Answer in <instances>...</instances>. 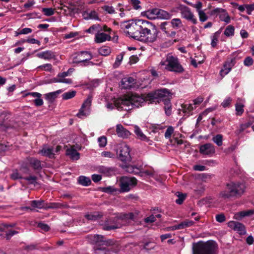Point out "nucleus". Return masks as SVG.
I'll return each mask as SVG.
<instances>
[{
    "mask_svg": "<svg viewBox=\"0 0 254 254\" xmlns=\"http://www.w3.org/2000/svg\"><path fill=\"white\" fill-rule=\"evenodd\" d=\"M171 96L172 93L169 90L166 88H162L150 92L143 97L134 94L128 99L118 100L116 105H117L118 108L120 107L122 109L124 107L121 105H124L126 107L124 109L130 110L134 108H138L139 106H141L142 104L147 101H149L150 103H159L161 101L164 103L165 100L170 99V97H171Z\"/></svg>",
    "mask_w": 254,
    "mask_h": 254,
    "instance_id": "nucleus-1",
    "label": "nucleus"
},
{
    "mask_svg": "<svg viewBox=\"0 0 254 254\" xmlns=\"http://www.w3.org/2000/svg\"><path fill=\"white\" fill-rule=\"evenodd\" d=\"M245 189L246 186L243 183L230 182L226 184L220 195L224 199L238 198L243 194Z\"/></svg>",
    "mask_w": 254,
    "mask_h": 254,
    "instance_id": "nucleus-2",
    "label": "nucleus"
},
{
    "mask_svg": "<svg viewBox=\"0 0 254 254\" xmlns=\"http://www.w3.org/2000/svg\"><path fill=\"white\" fill-rule=\"evenodd\" d=\"M135 216L133 213L122 214L119 216L110 217L105 221L103 229L110 231L121 228L128 220L134 221Z\"/></svg>",
    "mask_w": 254,
    "mask_h": 254,
    "instance_id": "nucleus-3",
    "label": "nucleus"
},
{
    "mask_svg": "<svg viewBox=\"0 0 254 254\" xmlns=\"http://www.w3.org/2000/svg\"><path fill=\"white\" fill-rule=\"evenodd\" d=\"M91 243L94 245V254H106L107 247H111L115 244L113 239H108L100 235H94L89 237Z\"/></svg>",
    "mask_w": 254,
    "mask_h": 254,
    "instance_id": "nucleus-4",
    "label": "nucleus"
},
{
    "mask_svg": "<svg viewBox=\"0 0 254 254\" xmlns=\"http://www.w3.org/2000/svg\"><path fill=\"white\" fill-rule=\"evenodd\" d=\"M217 245L214 241H199L193 243L192 254H216Z\"/></svg>",
    "mask_w": 254,
    "mask_h": 254,
    "instance_id": "nucleus-5",
    "label": "nucleus"
},
{
    "mask_svg": "<svg viewBox=\"0 0 254 254\" xmlns=\"http://www.w3.org/2000/svg\"><path fill=\"white\" fill-rule=\"evenodd\" d=\"M143 22V26H142L141 38L139 40H144L146 42L153 43L157 39L158 30L156 26L152 23L145 20Z\"/></svg>",
    "mask_w": 254,
    "mask_h": 254,
    "instance_id": "nucleus-6",
    "label": "nucleus"
},
{
    "mask_svg": "<svg viewBox=\"0 0 254 254\" xmlns=\"http://www.w3.org/2000/svg\"><path fill=\"white\" fill-rule=\"evenodd\" d=\"M161 65H165V68L169 71L181 73L184 71V68L180 64L179 59L171 55H168L165 62L161 63Z\"/></svg>",
    "mask_w": 254,
    "mask_h": 254,
    "instance_id": "nucleus-7",
    "label": "nucleus"
},
{
    "mask_svg": "<svg viewBox=\"0 0 254 254\" xmlns=\"http://www.w3.org/2000/svg\"><path fill=\"white\" fill-rule=\"evenodd\" d=\"M144 20L139 19L136 21L133 22V25L131 26V28L125 31L126 34L129 37H130L136 40H139L140 39L142 31V26H143V22Z\"/></svg>",
    "mask_w": 254,
    "mask_h": 254,
    "instance_id": "nucleus-8",
    "label": "nucleus"
},
{
    "mask_svg": "<svg viewBox=\"0 0 254 254\" xmlns=\"http://www.w3.org/2000/svg\"><path fill=\"white\" fill-rule=\"evenodd\" d=\"M176 8L180 11L183 18L193 24L197 23V20L190 7L183 4H180Z\"/></svg>",
    "mask_w": 254,
    "mask_h": 254,
    "instance_id": "nucleus-9",
    "label": "nucleus"
},
{
    "mask_svg": "<svg viewBox=\"0 0 254 254\" xmlns=\"http://www.w3.org/2000/svg\"><path fill=\"white\" fill-rule=\"evenodd\" d=\"M116 153L118 158L123 162L130 161V149L129 146L124 143L118 145L116 149Z\"/></svg>",
    "mask_w": 254,
    "mask_h": 254,
    "instance_id": "nucleus-10",
    "label": "nucleus"
},
{
    "mask_svg": "<svg viewBox=\"0 0 254 254\" xmlns=\"http://www.w3.org/2000/svg\"><path fill=\"white\" fill-rule=\"evenodd\" d=\"M137 180L135 178L123 177L120 181V187L122 192H127L131 187L136 185Z\"/></svg>",
    "mask_w": 254,
    "mask_h": 254,
    "instance_id": "nucleus-11",
    "label": "nucleus"
},
{
    "mask_svg": "<svg viewBox=\"0 0 254 254\" xmlns=\"http://www.w3.org/2000/svg\"><path fill=\"white\" fill-rule=\"evenodd\" d=\"M93 58L92 55L87 51H81L79 54L73 58L72 63L74 64H80L84 66V64L88 61Z\"/></svg>",
    "mask_w": 254,
    "mask_h": 254,
    "instance_id": "nucleus-12",
    "label": "nucleus"
},
{
    "mask_svg": "<svg viewBox=\"0 0 254 254\" xmlns=\"http://www.w3.org/2000/svg\"><path fill=\"white\" fill-rule=\"evenodd\" d=\"M235 53L232 55V57L228 58L223 66V68L220 70V74L222 76H224L228 74L234 66L236 63L237 58L235 56Z\"/></svg>",
    "mask_w": 254,
    "mask_h": 254,
    "instance_id": "nucleus-13",
    "label": "nucleus"
},
{
    "mask_svg": "<svg viewBox=\"0 0 254 254\" xmlns=\"http://www.w3.org/2000/svg\"><path fill=\"white\" fill-rule=\"evenodd\" d=\"M91 102L92 98L89 96L82 104L79 112L77 114V117L82 118L83 117H86L90 113L89 110L91 105Z\"/></svg>",
    "mask_w": 254,
    "mask_h": 254,
    "instance_id": "nucleus-14",
    "label": "nucleus"
},
{
    "mask_svg": "<svg viewBox=\"0 0 254 254\" xmlns=\"http://www.w3.org/2000/svg\"><path fill=\"white\" fill-rule=\"evenodd\" d=\"M217 13H220L219 18L221 20L225 22L226 23L230 22L231 18L225 9L221 8H216L212 10L210 12L211 15H214Z\"/></svg>",
    "mask_w": 254,
    "mask_h": 254,
    "instance_id": "nucleus-15",
    "label": "nucleus"
},
{
    "mask_svg": "<svg viewBox=\"0 0 254 254\" xmlns=\"http://www.w3.org/2000/svg\"><path fill=\"white\" fill-rule=\"evenodd\" d=\"M228 226L230 228L237 231L241 235H244L246 233V230L245 225L239 222L230 221L228 223Z\"/></svg>",
    "mask_w": 254,
    "mask_h": 254,
    "instance_id": "nucleus-16",
    "label": "nucleus"
},
{
    "mask_svg": "<svg viewBox=\"0 0 254 254\" xmlns=\"http://www.w3.org/2000/svg\"><path fill=\"white\" fill-rule=\"evenodd\" d=\"M199 152L203 155H210L215 153V148L211 143H206L199 147Z\"/></svg>",
    "mask_w": 254,
    "mask_h": 254,
    "instance_id": "nucleus-17",
    "label": "nucleus"
},
{
    "mask_svg": "<svg viewBox=\"0 0 254 254\" xmlns=\"http://www.w3.org/2000/svg\"><path fill=\"white\" fill-rule=\"evenodd\" d=\"M116 132L119 137L123 138H127L130 135V132L121 124L116 126Z\"/></svg>",
    "mask_w": 254,
    "mask_h": 254,
    "instance_id": "nucleus-18",
    "label": "nucleus"
},
{
    "mask_svg": "<svg viewBox=\"0 0 254 254\" xmlns=\"http://www.w3.org/2000/svg\"><path fill=\"white\" fill-rule=\"evenodd\" d=\"M194 222L191 220H186L177 225H175L173 227H168L167 229L169 230H175L182 229L191 226L193 225Z\"/></svg>",
    "mask_w": 254,
    "mask_h": 254,
    "instance_id": "nucleus-19",
    "label": "nucleus"
},
{
    "mask_svg": "<svg viewBox=\"0 0 254 254\" xmlns=\"http://www.w3.org/2000/svg\"><path fill=\"white\" fill-rule=\"evenodd\" d=\"M39 153L43 156L53 158L55 157V154L53 147H47L46 145H44L43 148L39 151Z\"/></svg>",
    "mask_w": 254,
    "mask_h": 254,
    "instance_id": "nucleus-20",
    "label": "nucleus"
},
{
    "mask_svg": "<svg viewBox=\"0 0 254 254\" xmlns=\"http://www.w3.org/2000/svg\"><path fill=\"white\" fill-rule=\"evenodd\" d=\"M97 171L99 173L104 174L107 176H110L114 173L116 169L114 167L100 166L97 168Z\"/></svg>",
    "mask_w": 254,
    "mask_h": 254,
    "instance_id": "nucleus-21",
    "label": "nucleus"
},
{
    "mask_svg": "<svg viewBox=\"0 0 254 254\" xmlns=\"http://www.w3.org/2000/svg\"><path fill=\"white\" fill-rule=\"evenodd\" d=\"M123 87L125 89H130L134 86L135 79L132 77H124L121 81Z\"/></svg>",
    "mask_w": 254,
    "mask_h": 254,
    "instance_id": "nucleus-22",
    "label": "nucleus"
},
{
    "mask_svg": "<svg viewBox=\"0 0 254 254\" xmlns=\"http://www.w3.org/2000/svg\"><path fill=\"white\" fill-rule=\"evenodd\" d=\"M110 39L111 36L109 35L100 32H97L95 37V41L97 43H102Z\"/></svg>",
    "mask_w": 254,
    "mask_h": 254,
    "instance_id": "nucleus-23",
    "label": "nucleus"
},
{
    "mask_svg": "<svg viewBox=\"0 0 254 254\" xmlns=\"http://www.w3.org/2000/svg\"><path fill=\"white\" fill-rule=\"evenodd\" d=\"M27 95H30L33 97L36 98L33 100L34 105L37 106H41L43 104V101L41 99L42 94L38 92H30L28 93Z\"/></svg>",
    "mask_w": 254,
    "mask_h": 254,
    "instance_id": "nucleus-24",
    "label": "nucleus"
},
{
    "mask_svg": "<svg viewBox=\"0 0 254 254\" xmlns=\"http://www.w3.org/2000/svg\"><path fill=\"white\" fill-rule=\"evenodd\" d=\"M5 117V116L4 115H0V130L4 131L10 128H15L13 125L4 123Z\"/></svg>",
    "mask_w": 254,
    "mask_h": 254,
    "instance_id": "nucleus-25",
    "label": "nucleus"
},
{
    "mask_svg": "<svg viewBox=\"0 0 254 254\" xmlns=\"http://www.w3.org/2000/svg\"><path fill=\"white\" fill-rule=\"evenodd\" d=\"M37 56L39 58L48 60L55 59V53L51 51H46L45 52L39 53L37 54Z\"/></svg>",
    "mask_w": 254,
    "mask_h": 254,
    "instance_id": "nucleus-26",
    "label": "nucleus"
},
{
    "mask_svg": "<svg viewBox=\"0 0 254 254\" xmlns=\"http://www.w3.org/2000/svg\"><path fill=\"white\" fill-rule=\"evenodd\" d=\"M66 155L69 156L70 159L73 160H77L80 158V153L73 148L67 149Z\"/></svg>",
    "mask_w": 254,
    "mask_h": 254,
    "instance_id": "nucleus-27",
    "label": "nucleus"
},
{
    "mask_svg": "<svg viewBox=\"0 0 254 254\" xmlns=\"http://www.w3.org/2000/svg\"><path fill=\"white\" fill-rule=\"evenodd\" d=\"M157 8L149 9L146 11L142 12L141 14L142 16H146L148 19H155L157 15Z\"/></svg>",
    "mask_w": 254,
    "mask_h": 254,
    "instance_id": "nucleus-28",
    "label": "nucleus"
},
{
    "mask_svg": "<svg viewBox=\"0 0 254 254\" xmlns=\"http://www.w3.org/2000/svg\"><path fill=\"white\" fill-rule=\"evenodd\" d=\"M62 92V90H58L55 92H50L44 95L45 99L49 103H53L57 98L58 95Z\"/></svg>",
    "mask_w": 254,
    "mask_h": 254,
    "instance_id": "nucleus-29",
    "label": "nucleus"
},
{
    "mask_svg": "<svg viewBox=\"0 0 254 254\" xmlns=\"http://www.w3.org/2000/svg\"><path fill=\"white\" fill-rule=\"evenodd\" d=\"M254 214V210L249 209L244 211H242L237 213L235 215V218L238 220L241 219L242 218L246 216H251Z\"/></svg>",
    "mask_w": 254,
    "mask_h": 254,
    "instance_id": "nucleus-30",
    "label": "nucleus"
},
{
    "mask_svg": "<svg viewBox=\"0 0 254 254\" xmlns=\"http://www.w3.org/2000/svg\"><path fill=\"white\" fill-rule=\"evenodd\" d=\"M29 164L36 171L39 172L42 168L40 161L35 158H30L29 160Z\"/></svg>",
    "mask_w": 254,
    "mask_h": 254,
    "instance_id": "nucleus-31",
    "label": "nucleus"
},
{
    "mask_svg": "<svg viewBox=\"0 0 254 254\" xmlns=\"http://www.w3.org/2000/svg\"><path fill=\"white\" fill-rule=\"evenodd\" d=\"M134 132L139 139L148 142L149 138L142 132L141 129L137 126L134 127Z\"/></svg>",
    "mask_w": 254,
    "mask_h": 254,
    "instance_id": "nucleus-32",
    "label": "nucleus"
},
{
    "mask_svg": "<svg viewBox=\"0 0 254 254\" xmlns=\"http://www.w3.org/2000/svg\"><path fill=\"white\" fill-rule=\"evenodd\" d=\"M46 203L45 201L42 199L34 200L30 202V205L32 207L39 209L45 208Z\"/></svg>",
    "mask_w": 254,
    "mask_h": 254,
    "instance_id": "nucleus-33",
    "label": "nucleus"
},
{
    "mask_svg": "<svg viewBox=\"0 0 254 254\" xmlns=\"http://www.w3.org/2000/svg\"><path fill=\"white\" fill-rule=\"evenodd\" d=\"M133 94H131L130 95H127L126 97L124 98H118L115 101V103H114V105H113L112 103H108L107 105V108L108 109H110L111 110H113L114 108V106H115L118 110H125V111H127L126 110L124 109L126 107L124 105H122L121 106L123 107L124 108H123V109H122V108H118V106H117V105H116V103L117 102V101L119 100H124V99H128L132 95H133ZM127 111L128 110H127Z\"/></svg>",
    "mask_w": 254,
    "mask_h": 254,
    "instance_id": "nucleus-34",
    "label": "nucleus"
},
{
    "mask_svg": "<svg viewBox=\"0 0 254 254\" xmlns=\"http://www.w3.org/2000/svg\"><path fill=\"white\" fill-rule=\"evenodd\" d=\"M83 16H84V18L85 19H92L97 20H101V19L98 17V13L95 10H92L90 13L85 11L83 14Z\"/></svg>",
    "mask_w": 254,
    "mask_h": 254,
    "instance_id": "nucleus-35",
    "label": "nucleus"
},
{
    "mask_svg": "<svg viewBox=\"0 0 254 254\" xmlns=\"http://www.w3.org/2000/svg\"><path fill=\"white\" fill-rule=\"evenodd\" d=\"M172 27L174 29H178L183 26L181 19L178 18H173L170 21Z\"/></svg>",
    "mask_w": 254,
    "mask_h": 254,
    "instance_id": "nucleus-36",
    "label": "nucleus"
},
{
    "mask_svg": "<svg viewBox=\"0 0 254 254\" xmlns=\"http://www.w3.org/2000/svg\"><path fill=\"white\" fill-rule=\"evenodd\" d=\"M103 216L102 213L99 212H95L93 213L88 214L85 215V218L89 220L95 221L101 218Z\"/></svg>",
    "mask_w": 254,
    "mask_h": 254,
    "instance_id": "nucleus-37",
    "label": "nucleus"
},
{
    "mask_svg": "<svg viewBox=\"0 0 254 254\" xmlns=\"http://www.w3.org/2000/svg\"><path fill=\"white\" fill-rule=\"evenodd\" d=\"M120 250L119 244L115 240V244L111 247H107L106 254H112L111 252L117 253Z\"/></svg>",
    "mask_w": 254,
    "mask_h": 254,
    "instance_id": "nucleus-38",
    "label": "nucleus"
},
{
    "mask_svg": "<svg viewBox=\"0 0 254 254\" xmlns=\"http://www.w3.org/2000/svg\"><path fill=\"white\" fill-rule=\"evenodd\" d=\"M78 183L84 186H88L91 183V181L89 177L81 176L78 179Z\"/></svg>",
    "mask_w": 254,
    "mask_h": 254,
    "instance_id": "nucleus-39",
    "label": "nucleus"
},
{
    "mask_svg": "<svg viewBox=\"0 0 254 254\" xmlns=\"http://www.w3.org/2000/svg\"><path fill=\"white\" fill-rule=\"evenodd\" d=\"M164 109L165 112V114L167 116H169L171 114V108L172 105L170 102V99H166L164 101Z\"/></svg>",
    "mask_w": 254,
    "mask_h": 254,
    "instance_id": "nucleus-40",
    "label": "nucleus"
},
{
    "mask_svg": "<svg viewBox=\"0 0 254 254\" xmlns=\"http://www.w3.org/2000/svg\"><path fill=\"white\" fill-rule=\"evenodd\" d=\"M125 52H122L120 55H118L116 59V61L113 64V67L116 68L119 66L123 59L124 56L125 55Z\"/></svg>",
    "mask_w": 254,
    "mask_h": 254,
    "instance_id": "nucleus-41",
    "label": "nucleus"
},
{
    "mask_svg": "<svg viewBox=\"0 0 254 254\" xmlns=\"http://www.w3.org/2000/svg\"><path fill=\"white\" fill-rule=\"evenodd\" d=\"M234 27L231 25H229L226 28L224 34L227 37L232 36L234 35Z\"/></svg>",
    "mask_w": 254,
    "mask_h": 254,
    "instance_id": "nucleus-42",
    "label": "nucleus"
},
{
    "mask_svg": "<svg viewBox=\"0 0 254 254\" xmlns=\"http://www.w3.org/2000/svg\"><path fill=\"white\" fill-rule=\"evenodd\" d=\"M176 195L178 196V198L176 200V203L178 204H182L184 200L186 199L187 194L186 193H183L182 192L178 191L176 193Z\"/></svg>",
    "mask_w": 254,
    "mask_h": 254,
    "instance_id": "nucleus-43",
    "label": "nucleus"
},
{
    "mask_svg": "<svg viewBox=\"0 0 254 254\" xmlns=\"http://www.w3.org/2000/svg\"><path fill=\"white\" fill-rule=\"evenodd\" d=\"M212 140L218 146H221L223 144V135L221 134H218L213 136Z\"/></svg>",
    "mask_w": 254,
    "mask_h": 254,
    "instance_id": "nucleus-44",
    "label": "nucleus"
},
{
    "mask_svg": "<svg viewBox=\"0 0 254 254\" xmlns=\"http://www.w3.org/2000/svg\"><path fill=\"white\" fill-rule=\"evenodd\" d=\"M126 168V171L129 173L136 175L140 173L139 169L135 166L128 165L127 166Z\"/></svg>",
    "mask_w": 254,
    "mask_h": 254,
    "instance_id": "nucleus-45",
    "label": "nucleus"
},
{
    "mask_svg": "<svg viewBox=\"0 0 254 254\" xmlns=\"http://www.w3.org/2000/svg\"><path fill=\"white\" fill-rule=\"evenodd\" d=\"M244 105L242 103H237L235 104L236 115L241 116L244 112Z\"/></svg>",
    "mask_w": 254,
    "mask_h": 254,
    "instance_id": "nucleus-46",
    "label": "nucleus"
},
{
    "mask_svg": "<svg viewBox=\"0 0 254 254\" xmlns=\"http://www.w3.org/2000/svg\"><path fill=\"white\" fill-rule=\"evenodd\" d=\"M64 205L60 203H50L49 204L46 203V208L45 209L48 208H53V209H56V208H61L64 207Z\"/></svg>",
    "mask_w": 254,
    "mask_h": 254,
    "instance_id": "nucleus-47",
    "label": "nucleus"
},
{
    "mask_svg": "<svg viewBox=\"0 0 254 254\" xmlns=\"http://www.w3.org/2000/svg\"><path fill=\"white\" fill-rule=\"evenodd\" d=\"M76 92L75 91H71L64 93L62 95L63 99L64 100H68L74 97L76 95Z\"/></svg>",
    "mask_w": 254,
    "mask_h": 254,
    "instance_id": "nucleus-48",
    "label": "nucleus"
},
{
    "mask_svg": "<svg viewBox=\"0 0 254 254\" xmlns=\"http://www.w3.org/2000/svg\"><path fill=\"white\" fill-rule=\"evenodd\" d=\"M52 82H63L67 84H71L72 80L71 79H62L60 77L54 78L51 79Z\"/></svg>",
    "mask_w": 254,
    "mask_h": 254,
    "instance_id": "nucleus-49",
    "label": "nucleus"
},
{
    "mask_svg": "<svg viewBox=\"0 0 254 254\" xmlns=\"http://www.w3.org/2000/svg\"><path fill=\"white\" fill-rule=\"evenodd\" d=\"M99 53L104 56L109 55L111 53V49L108 47H103L99 49Z\"/></svg>",
    "mask_w": 254,
    "mask_h": 254,
    "instance_id": "nucleus-50",
    "label": "nucleus"
},
{
    "mask_svg": "<svg viewBox=\"0 0 254 254\" xmlns=\"http://www.w3.org/2000/svg\"><path fill=\"white\" fill-rule=\"evenodd\" d=\"M102 29V26L101 25L99 24H94L90 27V28L86 30V32L87 33H92L94 31H97V32H100V30Z\"/></svg>",
    "mask_w": 254,
    "mask_h": 254,
    "instance_id": "nucleus-51",
    "label": "nucleus"
},
{
    "mask_svg": "<svg viewBox=\"0 0 254 254\" xmlns=\"http://www.w3.org/2000/svg\"><path fill=\"white\" fill-rule=\"evenodd\" d=\"M161 19H170L173 16V14L170 12H168L163 9H161Z\"/></svg>",
    "mask_w": 254,
    "mask_h": 254,
    "instance_id": "nucleus-52",
    "label": "nucleus"
},
{
    "mask_svg": "<svg viewBox=\"0 0 254 254\" xmlns=\"http://www.w3.org/2000/svg\"><path fill=\"white\" fill-rule=\"evenodd\" d=\"M198 14L199 20L202 22L206 21L208 18V16L205 13L204 10H199L198 12Z\"/></svg>",
    "mask_w": 254,
    "mask_h": 254,
    "instance_id": "nucleus-53",
    "label": "nucleus"
},
{
    "mask_svg": "<svg viewBox=\"0 0 254 254\" xmlns=\"http://www.w3.org/2000/svg\"><path fill=\"white\" fill-rule=\"evenodd\" d=\"M32 31V29L29 28H25L21 30H18V31L15 32V36H17L20 34H27L31 33Z\"/></svg>",
    "mask_w": 254,
    "mask_h": 254,
    "instance_id": "nucleus-54",
    "label": "nucleus"
},
{
    "mask_svg": "<svg viewBox=\"0 0 254 254\" xmlns=\"http://www.w3.org/2000/svg\"><path fill=\"white\" fill-rule=\"evenodd\" d=\"M3 232H5V238L6 240H9L12 236L15 234H18V233L16 231L9 230V229L6 230V231H3Z\"/></svg>",
    "mask_w": 254,
    "mask_h": 254,
    "instance_id": "nucleus-55",
    "label": "nucleus"
},
{
    "mask_svg": "<svg viewBox=\"0 0 254 254\" xmlns=\"http://www.w3.org/2000/svg\"><path fill=\"white\" fill-rule=\"evenodd\" d=\"M42 11L47 16H52L54 14V10L52 8H43Z\"/></svg>",
    "mask_w": 254,
    "mask_h": 254,
    "instance_id": "nucleus-56",
    "label": "nucleus"
},
{
    "mask_svg": "<svg viewBox=\"0 0 254 254\" xmlns=\"http://www.w3.org/2000/svg\"><path fill=\"white\" fill-rule=\"evenodd\" d=\"M23 179L29 182L30 184L35 185L37 178L35 176H29L28 177H24Z\"/></svg>",
    "mask_w": 254,
    "mask_h": 254,
    "instance_id": "nucleus-57",
    "label": "nucleus"
},
{
    "mask_svg": "<svg viewBox=\"0 0 254 254\" xmlns=\"http://www.w3.org/2000/svg\"><path fill=\"white\" fill-rule=\"evenodd\" d=\"M99 145L101 147H105L107 144V138L105 136H102L98 138Z\"/></svg>",
    "mask_w": 254,
    "mask_h": 254,
    "instance_id": "nucleus-58",
    "label": "nucleus"
},
{
    "mask_svg": "<svg viewBox=\"0 0 254 254\" xmlns=\"http://www.w3.org/2000/svg\"><path fill=\"white\" fill-rule=\"evenodd\" d=\"M15 223H11L10 224H1L0 225V231H6V230L9 228L14 227L15 226Z\"/></svg>",
    "mask_w": 254,
    "mask_h": 254,
    "instance_id": "nucleus-59",
    "label": "nucleus"
},
{
    "mask_svg": "<svg viewBox=\"0 0 254 254\" xmlns=\"http://www.w3.org/2000/svg\"><path fill=\"white\" fill-rule=\"evenodd\" d=\"M130 3L135 9L137 10L141 8V6L139 5L140 1L139 0H130Z\"/></svg>",
    "mask_w": 254,
    "mask_h": 254,
    "instance_id": "nucleus-60",
    "label": "nucleus"
},
{
    "mask_svg": "<svg viewBox=\"0 0 254 254\" xmlns=\"http://www.w3.org/2000/svg\"><path fill=\"white\" fill-rule=\"evenodd\" d=\"M232 101V99L231 97H227L224 100V101L222 102L221 103V105L224 107V108H226V107H229L231 103V102Z\"/></svg>",
    "mask_w": 254,
    "mask_h": 254,
    "instance_id": "nucleus-61",
    "label": "nucleus"
},
{
    "mask_svg": "<svg viewBox=\"0 0 254 254\" xmlns=\"http://www.w3.org/2000/svg\"><path fill=\"white\" fill-rule=\"evenodd\" d=\"M10 178L13 180H17V179H23V178L22 177V176L18 173L17 171H15L13 172L10 175Z\"/></svg>",
    "mask_w": 254,
    "mask_h": 254,
    "instance_id": "nucleus-62",
    "label": "nucleus"
},
{
    "mask_svg": "<svg viewBox=\"0 0 254 254\" xmlns=\"http://www.w3.org/2000/svg\"><path fill=\"white\" fill-rule=\"evenodd\" d=\"M173 127L171 126L169 127L165 133V137L166 138H169L171 137L172 134L173 133Z\"/></svg>",
    "mask_w": 254,
    "mask_h": 254,
    "instance_id": "nucleus-63",
    "label": "nucleus"
},
{
    "mask_svg": "<svg viewBox=\"0 0 254 254\" xmlns=\"http://www.w3.org/2000/svg\"><path fill=\"white\" fill-rule=\"evenodd\" d=\"M246 9H247V13L248 14L250 15L252 11L254 10V3L251 4H245Z\"/></svg>",
    "mask_w": 254,
    "mask_h": 254,
    "instance_id": "nucleus-64",
    "label": "nucleus"
}]
</instances>
